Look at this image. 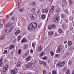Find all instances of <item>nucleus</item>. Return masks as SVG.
<instances>
[{"instance_id": "46", "label": "nucleus", "mask_w": 74, "mask_h": 74, "mask_svg": "<svg viewBox=\"0 0 74 74\" xmlns=\"http://www.w3.org/2000/svg\"><path fill=\"white\" fill-rule=\"evenodd\" d=\"M66 70H67V67H65L63 71H66Z\"/></svg>"}, {"instance_id": "42", "label": "nucleus", "mask_w": 74, "mask_h": 74, "mask_svg": "<svg viewBox=\"0 0 74 74\" xmlns=\"http://www.w3.org/2000/svg\"><path fill=\"white\" fill-rule=\"evenodd\" d=\"M11 19L12 21H14V20H15V17H14V16H12V17Z\"/></svg>"}, {"instance_id": "23", "label": "nucleus", "mask_w": 74, "mask_h": 74, "mask_svg": "<svg viewBox=\"0 0 74 74\" xmlns=\"http://www.w3.org/2000/svg\"><path fill=\"white\" fill-rule=\"evenodd\" d=\"M41 17L43 19H45V14L42 15Z\"/></svg>"}, {"instance_id": "4", "label": "nucleus", "mask_w": 74, "mask_h": 74, "mask_svg": "<svg viewBox=\"0 0 74 74\" xmlns=\"http://www.w3.org/2000/svg\"><path fill=\"white\" fill-rule=\"evenodd\" d=\"M62 10L60 8H57L55 10V12L56 14H60Z\"/></svg>"}, {"instance_id": "17", "label": "nucleus", "mask_w": 74, "mask_h": 74, "mask_svg": "<svg viewBox=\"0 0 74 74\" xmlns=\"http://www.w3.org/2000/svg\"><path fill=\"white\" fill-rule=\"evenodd\" d=\"M48 34L49 36H52L53 34V32H50L49 31L48 32Z\"/></svg>"}, {"instance_id": "30", "label": "nucleus", "mask_w": 74, "mask_h": 74, "mask_svg": "<svg viewBox=\"0 0 74 74\" xmlns=\"http://www.w3.org/2000/svg\"><path fill=\"white\" fill-rule=\"evenodd\" d=\"M59 32L60 34L62 33H63V31L62 30V29H60L59 30Z\"/></svg>"}, {"instance_id": "44", "label": "nucleus", "mask_w": 74, "mask_h": 74, "mask_svg": "<svg viewBox=\"0 0 74 74\" xmlns=\"http://www.w3.org/2000/svg\"><path fill=\"white\" fill-rule=\"evenodd\" d=\"M42 73L43 74H45L46 73V70H44L42 71Z\"/></svg>"}, {"instance_id": "48", "label": "nucleus", "mask_w": 74, "mask_h": 74, "mask_svg": "<svg viewBox=\"0 0 74 74\" xmlns=\"http://www.w3.org/2000/svg\"><path fill=\"white\" fill-rule=\"evenodd\" d=\"M21 49H19L18 50V54L20 55V54H21Z\"/></svg>"}, {"instance_id": "12", "label": "nucleus", "mask_w": 74, "mask_h": 74, "mask_svg": "<svg viewBox=\"0 0 74 74\" xmlns=\"http://www.w3.org/2000/svg\"><path fill=\"white\" fill-rule=\"evenodd\" d=\"M32 66V63H30L29 64H27L26 66V68L27 69L30 68V67H31Z\"/></svg>"}, {"instance_id": "59", "label": "nucleus", "mask_w": 74, "mask_h": 74, "mask_svg": "<svg viewBox=\"0 0 74 74\" xmlns=\"http://www.w3.org/2000/svg\"><path fill=\"white\" fill-rule=\"evenodd\" d=\"M43 54H44V52H42L41 54H40V56H42V55H43Z\"/></svg>"}, {"instance_id": "58", "label": "nucleus", "mask_w": 74, "mask_h": 74, "mask_svg": "<svg viewBox=\"0 0 74 74\" xmlns=\"http://www.w3.org/2000/svg\"><path fill=\"white\" fill-rule=\"evenodd\" d=\"M14 69L15 70H19V69H17V68L16 67H14Z\"/></svg>"}, {"instance_id": "32", "label": "nucleus", "mask_w": 74, "mask_h": 74, "mask_svg": "<svg viewBox=\"0 0 74 74\" xmlns=\"http://www.w3.org/2000/svg\"><path fill=\"white\" fill-rule=\"evenodd\" d=\"M70 74V70L68 69L67 71L66 74Z\"/></svg>"}, {"instance_id": "47", "label": "nucleus", "mask_w": 74, "mask_h": 74, "mask_svg": "<svg viewBox=\"0 0 74 74\" xmlns=\"http://www.w3.org/2000/svg\"><path fill=\"white\" fill-rule=\"evenodd\" d=\"M24 46L25 48L24 49H26L27 48V45H24Z\"/></svg>"}, {"instance_id": "34", "label": "nucleus", "mask_w": 74, "mask_h": 74, "mask_svg": "<svg viewBox=\"0 0 74 74\" xmlns=\"http://www.w3.org/2000/svg\"><path fill=\"white\" fill-rule=\"evenodd\" d=\"M49 29V30H51L52 28V25H49L48 27Z\"/></svg>"}, {"instance_id": "20", "label": "nucleus", "mask_w": 74, "mask_h": 74, "mask_svg": "<svg viewBox=\"0 0 74 74\" xmlns=\"http://www.w3.org/2000/svg\"><path fill=\"white\" fill-rule=\"evenodd\" d=\"M30 58H31V57L30 56H29L27 57L26 58V61L27 62H28L30 60Z\"/></svg>"}, {"instance_id": "52", "label": "nucleus", "mask_w": 74, "mask_h": 74, "mask_svg": "<svg viewBox=\"0 0 74 74\" xmlns=\"http://www.w3.org/2000/svg\"><path fill=\"white\" fill-rule=\"evenodd\" d=\"M53 8H54V6L53 5L52 6L51 8V10H53Z\"/></svg>"}, {"instance_id": "41", "label": "nucleus", "mask_w": 74, "mask_h": 74, "mask_svg": "<svg viewBox=\"0 0 74 74\" xmlns=\"http://www.w3.org/2000/svg\"><path fill=\"white\" fill-rule=\"evenodd\" d=\"M59 55H60V54H56L55 55V57L56 58H58V57L59 56Z\"/></svg>"}, {"instance_id": "13", "label": "nucleus", "mask_w": 74, "mask_h": 74, "mask_svg": "<svg viewBox=\"0 0 74 74\" xmlns=\"http://www.w3.org/2000/svg\"><path fill=\"white\" fill-rule=\"evenodd\" d=\"M20 33H21V30L18 29L16 31L15 33V34L16 36H18Z\"/></svg>"}, {"instance_id": "24", "label": "nucleus", "mask_w": 74, "mask_h": 74, "mask_svg": "<svg viewBox=\"0 0 74 74\" xmlns=\"http://www.w3.org/2000/svg\"><path fill=\"white\" fill-rule=\"evenodd\" d=\"M36 3L35 1H33L32 2V6H34V5H36Z\"/></svg>"}, {"instance_id": "25", "label": "nucleus", "mask_w": 74, "mask_h": 74, "mask_svg": "<svg viewBox=\"0 0 74 74\" xmlns=\"http://www.w3.org/2000/svg\"><path fill=\"white\" fill-rule=\"evenodd\" d=\"M50 54L51 56H53V55H54V53H53V51H51Z\"/></svg>"}, {"instance_id": "61", "label": "nucleus", "mask_w": 74, "mask_h": 74, "mask_svg": "<svg viewBox=\"0 0 74 74\" xmlns=\"http://www.w3.org/2000/svg\"><path fill=\"white\" fill-rule=\"evenodd\" d=\"M69 54H70V53L68 52L66 54V55H69Z\"/></svg>"}, {"instance_id": "36", "label": "nucleus", "mask_w": 74, "mask_h": 74, "mask_svg": "<svg viewBox=\"0 0 74 74\" xmlns=\"http://www.w3.org/2000/svg\"><path fill=\"white\" fill-rule=\"evenodd\" d=\"M66 16V15H65V14H62L61 16V17L62 18H65V16Z\"/></svg>"}, {"instance_id": "51", "label": "nucleus", "mask_w": 74, "mask_h": 74, "mask_svg": "<svg viewBox=\"0 0 74 74\" xmlns=\"http://www.w3.org/2000/svg\"><path fill=\"white\" fill-rule=\"evenodd\" d=\"M7 52V50H5L4 51V53H6Z\"/></svg>"}, {"instance_id": "6", "label": "nucleus", "mask_w": 74, "mask_h": 74, "mask_svg": "<svg viewBox=\"0 0 74 74\" xmlns=\"http://www.w3.org/2000/svg\"><path fill=\"white\" fill-rule=\"evenodd\" d=\"M62 45L59 46L57 49V53H59L62 51Z\"/></svg>"}, {"instance_id": "27", "label": "nucleus", "mask_w": 74, "mask_h": 74, "mask_svg": "<svg viewBox=\"0 0 74 74\" xmlns=\"http://www.w3.org/2000/svg\"><path fill=\"white\" fill-rule=\"evenodd\" d=\"M52 73L53 74H57L56 71L55 70H53L52 71Z\"/></svg>"}, {"instance_id": "39", "label": "nucleus", "mask_w": 74, "mask_h": 74, "mask_svg": "<svg viewBox=\"0 0 74 74\" xmlns=\"http://www.w3.org/2000/svg\"><path fill=\"white\" fill-rule=\"evenodd\" d=\"M32 45L33 48H35V47H36V45H35V44L33 43H32Z\"/></svg>"}, {"instance_id": "18", "label": "nucleus", "mask_w": 74, "mask_h": 74, "mask_svg": "<svg viewBox=\"0 0 74 74\" xmlns=\"http://www.w3.org/2000/svg\"><path fill=\"white\" fill-rule=\"evenodd\" d=\"M21 66V62H18L17 64V65L16 66V67H20Z\"/></svg>"}, {"instance_id": "7", "label": "nucleus", "mask_w": 74, "mask_h": 74, "mask_svg": "<svg viewBox=\"0 0 74 74\" xmlns=\"http://www.w3.org/2000/svg\"><path fill=\"white\" fill-rule=\"evenodd\" d=\"M39 64L40 65L43 64L44 66H46L47 63L45 61H39Z\"/></svg>"}, {"instance_id": "15", "label": "nucleus", "mask_w": 74, "mask_h": 74, "mask_svg": "<svg viewBox=\"0 0 74 74\" xmlns=\"http://www.w3.org/2000/svg\"><path fill=\"white\" fill-rule=\"evenodd\" d=\"M43 46L41 45L40 46H39L38 47V51L39 52H40V51H41V50H42V48Z\"/></svg>"}, {"instance_id": "22", "label": "nucleus", "mask_w": 74, "mask_h": 74, "mask_svg": "<svg viewBox=\"0 0 74 74\" xmlns=\"http://www.w3.org/2000/svg\"><path fill=\"white\" fill-rule=\"evenodd\" d=\"M26 41H27L26 39L25 38H24L23 39L21 42H26Z\"/></svg>"}, {"instance_id": "19", "label": "nucleus", "mask_w": 74, "mask_h": 74, "mask_svg": "<svg viewBox=\"0 0 74 74\" xmlns=\"http://www.w3.org/2000/svg\"><path fill=\"white\" fill-rule=\"evenodd\" d=\"M68 45L69 47H70L71 45H72V42L71 41H69L68 42Z\"/></svg>"}, {"instance_id": "49", "label": "nucleus", "mask_w": 74, "mask_h": 74, "mask_svg": "<svg viewBox=\"0 0 74 74\" xmlns=\"http://www.w3.org/2000/svg\"><path fill=\"white\" fill-rule=\"evenodd\" d=\"M14 12V11H13L11 13H10L9 15H10V16H11V15H12V14H13V13Z\"/></svg>"}, {"instance_id": "53", "label": "nucleus", "mask_w": 74, "mask_h": 74, "mask_svg": "<svg viewBox=\"0 0 74 74\" xmlns=\"http://www.w3.org/2000/svg\"><path fill=\"white\" fill-rule=\"evenodd\" d=\"M5 33H7V29H5L4 30Z\"/></svg>"}, {"instance_id": "40", "label": "nucleus", "mask_w": 74, "mask_h": 74, "mask_svg": "<svg viewBox=\"0 0 74 74\" xmlns=\"http://www.w3.org/2000/svg\"><path fill=\"white\" fill-rule=\"evenodd\" d=\"M43 60H47V57L46 56H45L42 58Z\"/></svg>"}, {"instance_id": "1", "label": "nucleus", "mask_w": 74, "mask_h": 74, "mask_svg": "<svg viewBox=\"0 0 74 74\" xmlns=\"http://www.w3.org/2000/svg\"><path fill=\"white\" fill-rule=\"evenodd\" d=\"M60 16H59V14H57L56 15V17L54 18L53 19V23H56L58 22V21L59 20V17Z\"/></svg>"}, {"instance_id": "29", "label": "nucleus", "mask_w": 74, "mask_h": 74, "mask_svg": "<svg viewBox=\"0 0 74 74\" xmlns=\"http://www.w3.org/2000/svg\"><path fill=\"white\" fill-rule=\"evenodd\" d=\"M69 5H72L73 4V2L71 0H69Z\"/></svg>"}, {"instance_id": "64", "label": "nucleus", "mask_w": 74, "mask_h": 74, "mask_svg": "<svg viewBox=\"0 0 74 74\" xmlns=\"http://www.w3.org/2000/svg\"><path fill=\"white\" fill-rule=\"evenodd\" d=\"M72 74H74V70H73V71L72 72Z\"/></svg>"}, {"instance_id": "55", "label": "nucleus", "mask_w": 74, "mask_h": 74, "mask_svg": "<svg viewBox=\"0 0 74 74\" xmlns=\"http://www.w3.org/2000/svg\"><path fill=\"white\" fill-rule=\"evenodd\" d=\"M10 29H11V30H12L13 29H14V26H12L11 27H10Z\"/></svg>"}, {"instance_id": "50", "label": "nucleus", "mask_w": 74, "mask_h": 74, "mask_svg": "<svg viewBox=\"0 0 74 74\" xmlns=\"http://www.w3.org/2000/svg\"><path fill=\"white\" fill-rule=\"evenodd\" d=\"M0 26L1 28H3V24L1 23Z\"/></svg>"}, {"instance_id": "54", "label": "nucleus", "mask_w": 74, "mask_h": 74, "mask_svg": "<svg viewBox=\"0 0 74 74\" xmlns=\"http://www.w3.org/2000/svg\"><path fill=\"white\" fill-rule=\"evenodd\" d=\"M73 49V47H71L69 48V51H71V50Z\"/></svg>"}, {"instance_id": "10", "label": "nucleus", "mask_w": 74, "mask_h": 74, "mask_svg": "<svg viewBox=\"0 0 74 74\" xmlns=\"http://www.w3.org/2000/svg\"><path fill=\"white\" fill-rule=\"evenodd\" d=\"M67 4V1H66V0H64L62 1V5L63 6H66Z\"/></svg>"}, {"instance_id": "57", "label": "nucleus", "mask_w": 74, "mask_h": 74, "mask_svg": "<svg viewBox=\"0 0 74 74\" xmlns=\"http://www.w3.org/2000/svg\"><path fill=\"white\" fill-rule=\"evenodd\" d=\"M12 31V30L10 28L8 30V32H9V33H10V32H11Z\"/></svg>"}, {"instance_id": "56", "label": "nucleus", "mask_w": 74, "mask_h": 74, "mask_svg": "<svg viewBox=\"0 0 74 74\" xmlns=\"http://www.w3.org/2000/svg\"><path fill=\"white\" fill-rule=\"evenodd\" d=\"M10 17V15L9 14H8L6 16V18H9Z\"/></svg>"}, {"instance_id": "37", "label": "nucleus", "mask_w": 74, "mask_h": 74, "mask_svg": "<svg viewBox=\"0 0 74 74\" xmlns=\"http://www.w3.org/2000/svg\"><path fill=\"white\" fill-rule=\"evenodd\" d=\"M36 10V8H33L32 10H31V12H34Z\"/></svg>"}, {"instance_id": "45", "label": "nucleus", "mask_w": 74, "mask_h": 74, "mask_svg": "<svg viewBox=\"0 0 74 74\" xmlns=\"http://www.w3.org/2000/svg\"><path fill=\"white\" fill-rule=\"evenodd\" d=\"M3 64V61H0V66Z\"/></svg>"}, {"instance_id": "28", "label": "nucleus", "mask_w": 74, "mask_h": 74, "mask_svg": "<svg viewBox=\"0 0 74 74\" xmlns=\"http://www.w3.org/2000/svg\"><path fill=\"white\" fill-rule=\"evenodd\" d=\"M64 12L66 14H67L69 13V11H68V9H66L64 10Z\"/></svg>"}, {"instance_id": "9", "label": "nucleus", "mask_w": 74, "mask_h": 74, "mask_svg": "<svg viewBox=\"0 0 74 74\" xmlns=\"http://www.w3.org/2000/svg\"><path fill=\"white\" fill-rule=\"evenodd\" d=\"M33 25V29H31V30H34V29H36L37 26V23H32Z\"/></svg>"}, {"instance_id": "60", "label": "nucleus", "mask_w": 74, "mask_h": 74, "mask_svg": "<svg viewBox=\"0 0 74 74\" xmlns=\"http://www.w3.org/2000/svg\"><path fill=\"white\" fill-rule=\"evenodd\" d=\"M30 52L33 53V49H31L30 50Z\"/></svg>"}, {"instance_id": "35", "label": "nucleus", "mask_w": 74, "mask_h": 74, "mask_svg": "<svg viewBox=\"0 0 74 74\" xmlns=\"http://www.w3.org/2000/svg\"><path fill=\"white\" fill-rule=\"evenodd\" d=\"M73 20V18L72 17V16H70L69 17V20L70 21H71L72 20Z\"/></svg>"}, {"instance_id": "26", "label": "nucleus", "mask_w": 74, "mask_h": 74, "mask_svg": "<svg viewBox=\"0 0 74 74\" xmlns=\"http://www.w3.org/2000/svg\"><path fill=\"white\" fill-rule=\"evenodd\" d=\"M21 37L22 36L21 35H20L18 37V41H20V40H21Z\"/></svg>"}, {"instance_id": "43", "label": "nucleus", "mask_w": 74, "mask_h": 74, "mask_svg": "<svg viewBox=\"0 0 74 74\" xmlns=\"http://www.w3.org/2000/svg\"><path fill=\"white\" fill-rule=\"evenodd\" d=\"M13 42H16V39H14L12 41Z\"/></svg>"}, {"instance_id": "2", "label": "nucleus", "mask_w": 74, "mask_h": 74, "mask_svg": "<svg viewBox=\"0 0 74 74\" xmlns=\"http://www.w3.org/2000/svg\"><path fill=\"white\" fill-rule=\"evenodd\" d=\"M29 15H31L30 17L32 20H34L36 18V17H37V14H32L30 13Z\"/></svg>"}, {"instance_id": "21", "label": "nucleus", "mask_w": 74, "mask_h": 74, "mask_svg": "<svg viewBox=\"0 0 74 74\" xmlns=\"http://www.w3.org/2000/svg\"><path fill=\"white\" fill-rule=\"evenodd\" d=\"M51 27L53 29H56V25L55 24H52L51 25Z\"/></svg>"}, {"instance_id": "38", "label": "nucleus", "mask_w": 74, "mask_h": 74, "mask_svg": "<svg viewBox=\"0 0 74 74\" xmlns=\"http://www.w3.org/2000/svg\"><path fill=\"white\" fill-rule=\"evenodd\" d=\"M23 8H21L19 10V11H20V12H22V11H23Z\"/></svg>"}, {"instance_id": "5", "label": "nucleus", "mask_w": 74, "mask_h": 74, "mask_svg": "<svg viewBox=\"0 0 74 74\" xmlns=\"http://www.w3.org/2000/svg\"><path fill=\"white\" fill-rule=\"evenodd\" d=\"M12 25V23L11 22H9L8 23V24H6L5 25V27H10Z\"/></svg>"}, {"instance_id": "63", "label": "nucleus", "mask_w": 74, "mask_h": 74, "mask_svg": "<svg viewBox=\"0 0 74 74\" xmlns=\"http://www.w3.org/2000/svg\"><path fill=\"white\" fill-rule=\"evenodd\" d=\"M69 64H71V63H71V62L70 61H69Z\"/></svg>"}, {"instance_id": "3", "label": "nucleus", "mask_w": 74, "mask_h": 74, "mask_svg": "<svg viewBox=\"0 0 74 74\" xmlns=\"http://www.w3.org/2000/svg\"><path fill=\"white\" fill-rule=\"evenodd\" d=\"M65 62V61H63L61 63H60V62H59L57 64V66H59L60 67H62L64 65V63Z\"/></svg>"}, {"instance_id": "31", "label": "nucleus", "mask_w": 74, "mask_h": 74, "mask_svg": "<svg viewBox=\"0 0 74 74\" xmlns=\"http://www.w3.org/2000/svg\"><path fill=\"white\" fill-rule=\"evenodd\" d=\"M14 45H11L9 47L11 49H12L14 48Z\"/></svg>"}, {"instance_id": "62", "label": "nucleus", "mask_w": 74, "mask_h": 74, "mask_svg": "<svg viewBox=\"0 0 74 74\" xmlns=\"http://www.w3.org/2000/svg\"><path fill=\"white\" fill-rule=\"evenodd\" d=\"M55 36L56 37V36H58V34L57 33H56L55 34Z\"/></svg>"}, {"instance_id": "8", "label": "nucleus", "mask_w": 74, "mask_h": 74, "mask_svg": "<svg viewBox=\"0 0 74 74\" xmlns=\"http://www.w3.org/2000/svg\"><path fill=\"white\" fill-rule=\"evenodd\" d=\"M8 69V67L7 66H4L3 68V72H6Z\"/></svg>"}, {"instance_id": "16", "label": "nucleus", "mask_w": 74, "mask_h": 74, "mask_svg": "<svg viewBox=\"0 0 74 74\" xmlns=\"http://www.w3.org/2000/svg\"><path fill=\"white\" fill-rule=\"evenodd\" d=\"M11 73L12 74H16V71L15 69H13L11 71Z\"/></svg>"}, {"instance_id": "33", "label": "nucleus", "mask_w": 74, "mask_h": 74, "mask_svg": "<svg viewBox=\"0 0 74 74\" xmlns=\"http://www.w3.org/2000/svg\"><path fill=\"white\" fill-rule=\"evenodd\" d=\"M21 1H19L18 3H16V6H18V5H20V3H21Z\"/></svg>"}, {"instance_id": "11", "label": "nucleus", "mask_w": 74, "mask_h": 74, "mask_svg": "<svg viewBox=\"0 0 74 74\" xmlns=\"http://www.w3.org/2000/svg\"><path fill=\"white\" fill-rule=\"evenodd\" d=\"M33 23H31L30 24L29 26L28 27V29L29 30H30V29H32V28H33Z\"/></svg>"}, {"instance_id": "14", "label": "nucleus", "mask_w": 74, "mask_h": 74, "mask_svg": "<svg viewBox=\"0 0 74 74\" xmlns=\"http://www.w3.org/2000/svg\"><path fill=\"white\" fill-rule=\"evenodd\" d=\"M42 13H46V14H47V12H48V10L47 9H43L42 11Z\"/></svg>"}]
</instances>
